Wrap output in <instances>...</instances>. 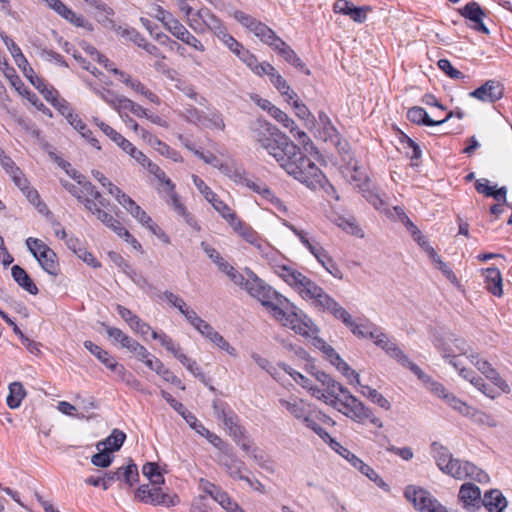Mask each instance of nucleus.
Returning a JSON list of instances; mask_svg holds the SVG:
<instances>
[{
    "mask_svg": "<svg viewBox=\"0 0 512 512\" xmlns=\"http://www.w3.org/2000/svg\"><path fill=\"white\" fill-rule=\"evenodd\" d=\"M162 16V21L164 22L167 29L175 36L177 39H183L184 34L188 31L183 24H181L178 20L174 19L169 13L165 15L163 10H160Z\"/></svg>",
    "mask_w": 512,
    "mask_h": 512,
    "instance_id": "46",
    "label": "nucleus"
},
{
    "mask_svg": "<svg viewBox=\"0 0 512 512\" xmlns=\"http://www.w3.org/2000/svg\"><path fill=\"white\" fill-rule=\"evenodd\" d=\"M280 315L274 311L272 317L279 321L283 326L292 329L296 334L304 337H310L318 333L317 327L313 321L288 299L287 303L281 308Z\"/></svg>",
    "mask_w": 512,
    "mask_h": 512,
    "instance_id": "4",
    "label": "nucleus"
},
{
    "mask_svg": "<svg viewBox=\"0 0 512 512\" xmlns=\"http://www.w3.org/2000/svg\"><path fill=\"white\" fill-rule=\"evenodd\" d=\"M411 372L425 385V387L436 397L442 399L447 405L459 413H465L467 404L449 392L443 384L433 380L418 365L411 367Z\"/></svg>",
    "mask_w": 512,
    "mask_h": 512,
    "instance_id": "6",
    "label": "nucleus"
},
{
    "mask_svg": "<svg viewBox=\"0 0 512 512\" xmlns=\"http://www.w3.org/2000/svg\"><path fill=\"white\" fill-rule=\"evenodd\" d=\"M123 348L127 349L137 358V360L144 362L145 364L146 361L151 359V356H153L142 344L132 337L129 338V343H126Z\"/></svg>",
    "mask_w": 512,
    "mask_h": 512,
    "instance_id": "47",
    "label": "nucleus"
},
{
    "mask_svg": "<svg viewBox=\"0 0 512 512\" xmlns=\"http://www.w3.org/2000/svg\"><path fill=\"white\" fill-rule=\"evenodd\" d=\"M335 407L339 412L359 423H363L371 416V410L350 392H347L344 398L337 399Z\"/></svg>",
    "mask_w": 512,
    "mask_h": 512,
    "instance_id": "10",
    "label": "nucleus"
},
{
    "mask_svg": "<svg viewBox=\"0 0 512 512\" xmlns=\"http://www.w3.org/2000/svg\"><path fill=\"white\" fill-rule=\"evenodd\" d=\"M212 406L216 418L223 422L227 430L239 424V417L225 402L214 400Z\"/></svg>",
    "mask_w": 512,
    "mask_h": 512,
    "instance_id": "26",
    "label": "nucleus"
},
{
    "mask_svg": "<svg viewBox=\"0 0 512 512\" xmlns=\"http://www.w3.org/2000/svg\"><path fill=\"white\" fill-rule=\"evenodd\" d=\"M234 18L251 33H253L259 40L270 46L271 48L279 41L280 37L273 29L265 23L257 20L243 11H235Z\"/></svg>",
    "mask_w": 512,
    "mask_h": 512,
    "instance_id": "8",
    "label": "nucleus"
},
{
    "mask_svg": "<svg viewBox=\"0 0 512 512\" xmlns=\"http://www.w3.org/2000/svg\"><path fill=\"white\" fill-rule=\"evenodd\" d=\"M192 180L196 188L199 192L204 196V198L211 203L213 208L226 220L228 218L227 214H232L234 211L224 203L216 193H214L211 188L197 175H192Z\"/></svg>",
    "mask_w": 512,
    "mask_h": 512,
    "instance_id": "14",
    "label": "nucleus"
},
{
    "mask_svg": "<svg viewBox=\"0 0 512 512\" xmlns=\"http://www.w3.org/2000/svg\"><path fill=\"white\" fill-rule=\"evenodd\" d=\"M385 352L397 362L405 368H408L411 371V367L416 364L412 362L408 356L391 340H389L386 348H383Z\"/></svg>",
    "mask_w": 512,
    "mask_h": 512,
    "instance_id": "43",
    "label": "nucleus"
},
{
    "mask_svg": "<svg viewBox=\"0 0 512 512\" xmlns=\"http://www.w3.org/2000/svg\"><path fill=\"white\" fill-rule=\"evenodd\" d=\"M200 126L211 130L224 131L225 123L222 113L218 110L209 111L207 114L204 113V121L201 122Z\"/></svg>",
    "mask_w": 512,
    "mask_h": 512,
    "instance_id": "42",
    "label": "nucleus"
},
{
    "mask_svg": "<svg viewBox=\"0 0 512 512\" xmlns=\"http://www.w3.org/2000/svg\"><path fill=\"white\" fill-rule=\"evenodd\" d=\"M69 175L74 180H76L77 183L81 186L82 193L94 197V199L99 201V204L102 205L104 208H109L111 206L110 202L102 196V194L96 189V187L90 181L85 180V177L83 175L79 174L76 171H73V173Z\"/></svg>",
    "mask_w": 512,
    "mask_h": 512,
    "instance_id": "31",
    "label": "nucleus"
},
{
    "mask_svg": "<svg viewBox=\"0 0 512 512\" xmlns=\"http://www.w3.org/2000/svg\"><path fill=\"white\" fill-rule=\"evenodd\" d=\"M112 196L122 205L127 212H129L137 203L126 193H124L119 187L111 188Z\"/></svg>",
    "mask_w": 512,
    "mask_h": 512,
    "instance_id": "60",
    "label": "nucleus"
},
{
    "mask_svg": "<svg viewBox=\"0 0 512 512\" xmlns=\"http://www.w3.org/2000/svg\"><path fill=\"white\" fill-rule=\"evenodd\" d=\"M482 276L484 277L487 290L495 296H501L503 290L502 277L499 269L495 267L483 269Z\"/></svg>",
    "mask_w": 512,
    "mask_h": 512,
    "instance_id": "32",
    "label": "nucleus"
},
{
    "mask_svg": "<svg viewBox=\"0 0 512 512\" xmlns=\"http://www.w3.org/2000/svg\"><path fill=\"white\" fill-rule=\"evenodd\" d=\"M125 439L126 434L123 431L114 429L105 440L97 443L96 448L100 449V447L105 446L111 452L118 451L122 447Z\"/></svg>",
    "mask_w": 512,
    "mask_h": 512,
    "instance_id": "40",
    "label": "nucleus"
},
{
    "mask_svg": "<svg viewBox=\"0 0 512 512\" xmlns=\"http://www.w3.org/2000/svg\"><path fill=\"white\" fill-rule=\"evenodd\" d=\"M9 394L6 398L7 406L10 409H17L20 407L23 399L26 396V390L21 382H12L9 384Z\"/></svg>",
    "mask_w": 512,
    "mask_h": 512,
    "instance_id": "37",
    "label": "nucleus"
},
{
    "mask_svg": "<svg viewBox=\"0 0 512 512\" xmlns=\"http://www.w3.org/2000/svg\"><path fill=\"white\" fill-rule=\"evenodd\" d=\"M152 145L157 149V151L161 154L166 156L167 158H170L174 162H180L182 161V157L178 151L171 148L166 143L162 142L158 138H154Z\"/></svg>",
    "mask_w": 512,
    "mask_h": 512,
    "instance_id": "54",
    "label": "nucleus"
},
{
    "mask_svg": "<svg viewBox=\"0 0 512 512\" xmlns=\"http://www.w3.org/2000/svg\"><path fill=\"white\" fill-rule=\"evenodd\" d=\"M431 449L438 468L443 473H446L450 467V462H452L455 458H453L452 454L446 447L438 444L437 442L432 443Z\"/></svg>",
    "mask_w": 512,
    "mask_h": 512,
    "instance_id": "35",
    "label": "nucleus"
},
{
    "mask_svg": "<svg viewBox=\"0 0 512 512\" xmlns=\"http://www.w3.org/2000/svg\"><path fill=\"white\" fill-rule=\"evenodd\" d=\"M114 472L118 473L119 481L132 487L139 480V472L137 465L132 461L127 466H121Z\"/></svg>",
    "mask_w": 512,
    "mask_h": 512,
    "instance_id": "39",
    "label": "nucleus"
},
{
    "mask_svg": "<svg viewBox=\"0 0 512 512\" xmlns=\"http://www.w3.org/2000/svg\"><path fill=\"white\" fill-rule=\"evenodd\" d=\"M279 404L297 420H299L311 408V405L303 399L294 396L289 399H279Z\"/></svg>",
    "mask_w": 512,
    "mask_h": 512,
    "instance_id": "33",
    "label": "nucleus"
},
{
    "mask_svg": "<svg viewBox=\"0 0 512 512\" xmlns=\"http://www.w3.org/2000/svg\"><path fill=\"white\" fill-rule=\"evenodd\" d=\"M276 121L281 123L285 128H287L290 133L293 134L294 138L305 148L312 144L309 136L302 130L298 128V126L295 124L294 120L291 119L284 111L279 109H274L272 111L271 115Z\"/></svg>",
    "mask_w": 512,
    "mask_h": 512,
    "instance_id": "20",
    "label": "nucleus"
},
{
    "mask_svg": "<svg viewBox=\"0 0 512 512\" xmlns=\"http://www.w3.org/2000/svg\"><path fill=\"white\" fill-rule=\"evenodd\" d=\"M461 16L473 22L472 28L478 32L488 34L489 30L483 23L484 11L477 2H469L459 10Z\"/></svg>",
    "mask_w": 512,
    "mask_h": 512,
    "instance_id": "22",
    "label": "nucleus"
},
{
    "mask_svg": "<svg viewBox=\"0 0 512 512\" xmlns=\"http://www.w3.org/2000/svg\"><path fill=\"white\" fill-rule=\"evenodd\" d=\"M117 312L121 316V318L128 323L130 328L134 330L135 332L139 333L141 336H146L149 332L152 333L151 326L142 321L136 314H134L131 310L128 308L118 305L117 306Z\"/></svg>",
    "mask_w": 512,
    "mask_h": 512,
    "instance_id": "25",
    "label": "nucleus"
},
{
    "mask_svg": "<svg viewBox=\"0 0 512 512\" xmlns=\"http://www.w3.org/2000/svg\"><path fill=\"white\" fill-rule=\"evenodd\" d=\"M345 377L350 380V383H356L360 385V377L359 374L351 369V367L340 357V360L336 361L333 364Z\"/></svg>",
    "mask_w": 512,
    "mask_h": 512,
    "instance_id": "59",
    "label": "nucleus"
},
{
    "mask_svg": "<svg viewBox=\"0 0 512 512\" xmlns=\"http://www.w3.org/2000/svg\"><path fill=\"white\" fill-rule=\"evenodd\" d=\"M452 117L453 112H448L443 119L434 120L428 115L427 111L420 106H414L407 111V119L410 122L424 126H438L447 122Z\"/></svg>",
    "mask_w": 512,
    "mask_h": 512,
    "instance_id": "23",
    "label": "nucleus"
},
{
    "mask_svg": "<svg viewBox=\"0 0 512 512\" xmlns=\"http://www.w3.org/2000/svg\"><path fill=\"white\" fill-rule=\"evenodd\" d=\"M148 171L153 174L161 184H163L164 191L167 192L169 197L166 201L172 207L174 212L178 216H181L190 227L199 231L200 226L198 225L193 215L187 211V208L184 206V204L181 203L180 198L175 191L174 183L170 180V178L166 176L165 172L153 162L148 163Z\"/></svg>",
    "mask_w": 512,
    "mask_h": 512,
    "instance_id": "5",
    "label": "nucleus"
},
{
    "mask_svg": "<svg viewBox=\"0 0 512 512\" xmlns=\"http://www.w3.org/2000/svg\"><path fill=\"white\" fill-rule=\"evenodd\" d=\"M445 474L459 480L470 478L479 483H488L490 481L489 475L484 470L478 468L471 462L456 458L450 462V467Z\"/></svg>",
    "mask_w": 512,
    "mask_h": 512,
    "instance_id": "9",
    "label": "nucleus"
},
{
    "mask_svg": "<svg viewBox=\"0 0 512 512\" xmlns=\"http://www.w3.org/2000/svg\"><path fill=\"white\" fill-rule=\"evenodd\" d=\"M11 274L15 282L25 291L32 295H36L38 293V288L36 284L33 282L28 273L20 267L19 265H14L11 268Z\"/></svg>",
    "mask_w": 512,
    "mask_h": 512,
    "instance_id": "34",
    "label": "nucleus"
},
{
    "mask_svg": "<svg viewBox=\"0 0 512 512\" xmlns=\"http://www.w3.org/2000/svg\"><path fill=\"white\" fill-rule=\"evenodd\" d=\"M507 500L498 489H491L484 493L481 507H485L488 512H503L507 506Z\"/></svg>",
    "mask_w": 512,
    "mask_h": 512,
    "instance_id": "28",
    "label": "nucleus"
},
{
    "mask_svg": "<svg viewBox=\"0 0 512 512\" xmlns=\"http://www.w3.org/2000/svg\"><path fill=\"white\" fill-rule=\"evenodd\" d=\"M245 273L248 278L244 289L248 294L259 300L271 314L276 311L280 315L287 298L261 280L250 268H245Z\"/></svg>",
    "mask_w": 512,
    "mask_h": 512,
    "instance_id": "3",
    "label": "nucleus"
},
{
    "mask_svg": "<svg viewBox=\"0 0 512 512\" xmlns=\"http://www.w3.org/2000/svg\"><path fill=\"white\" fill-rule=\"evenodd\" d=\"M467 357L471 363L474 364L476 368L493 383L494 386L499 388L501 391H506L509 388L508 384L501 378L496 369H494L488 361L480 358L477 353H470Z\"/></svg>",
    "mask_w": 512,
    "mask_h": 512,
    "instance_id": "16",
    "label": "nucleus"
},
{
    "mask_svg": "<svg viewBox=\"0 0 512 512\" xmlns=\"http://www.w3.org/2000/svg\"><path fill=\"white\" fill-rule=\"evenodd\" d=\"M146 366L155 371L158 375H160L165 381L170 382L172 384H180V379L173 374L168 368L164 366V364L155 356H151V359L146 361Z\"/></svg>",
    "mask_w": 512,
    "mask_h": 512,
    "instance_id": "38",
    "label": "nucleus"
},
{
    "mask_svg": "<svg viewBox=\"0 0 512 512\" xmlns=\"http://www.w3.org/2000/svg\"><path fill=\"white\" fill-rule=\"evenodd\" d=\"M84 347L94 355L103 365L108 368L111 366V363L114 361V356H112L108 351L102 349L100 346L96 345L90 340L84 342Z\"/></svg>",
    "mask_w": 512,
    "mask_h": 512,
    "instance_id": "44",
    "label": "nucleus"
},
{
    "mask_svg": "<svg viewBox=\"0 0 512 512\" xmlns=\"http://www.w3.org/2000/svg\"><path fill=\"white\" fill-rule=\"evenodd\" d=\"M315 345L323 351L326 355L327 359L333 365L336 361L340 360V355L335 351V349L326 344V342L320 338H315Z\"/></svg>",
    "mask_w": 512,
    "mask_h": 512,
    "instance_id": "63",
    "label": "nucleus"
},
{
    "mask_svg": "<svg viewBox=\"0 0 512 512\" xmlns=\"http://www.w3.org/2000/svg\"><path fill=\"white\" fill-rule=\"evenodd\" d=\"M349 328L352 331V333L357 337L371 339V333L374 334V330H377L378 327L370 322H367L365 324H356L355 322H353L352 326H350Z\"/></svg>",
    "mask_w": 512,
    "mask_h": 512,
    "instance_id": "57",
    "label": "nucleus"
},
{
    "mask_svg": "<svg viewBox=\"0 0 512 512\" xmlns=\"http://www.w3.org/2000/svg\"><path fill=\"white\" fill-rule=\"evenodd\" d=\"M463 416L471 418L475 423L480 425L494 426L493 419L486 413L476 410L467 404V410L465 413H461Z\"/></svg>",
    "mask_w": 512,
    "mask_h": 512,
    "instance_id": "51",
    "label": "nucleus"
},
{
    "mask_svg": "<svg viewBox=\"0 0 512 512\" xmlns=\"http://www.w3.org/2000/svg\"><path fill=\"white\" fill-rule=\"evenodd\" d=\"M249 131L252 140L272 156L289 175L310 189L322 185V171L276 126L258 118L251 122Z\"/></svg>",
    "mask_w": 512,
    "mask_h": 512,
    "instance_id": "1",
    "label": "nucleus"
},
{
    "mask_svg": "<svg viewBox=\"0 0 512 512\" xmlns=\"http://www.w3.org/2000/svg\"><path fill=\"white\" fill-rule=\"evenodd\" d=\"M317 261L325 268V270L331 274L334 278L342 279L343 273L338 267L336 262L329 256L328 252H324V257L317 259Z\"/></svg>",
    "mask_w": 512,
    "mask_h": 512,
    "instance_id": "55",
    "label": "nucleus"
},
{
    "mask_svg": "<svg viewBox=\"0 0 512 512\" xmlns=\"http://www.w3.org/2000/svg\"><path fill=\"white\" fill-rule=\"evenodd\" d=\"M361 394L367 398H369L373 403L377 404L381 408L385 410H389L391 408L390 402L376 389L371 388L367 385H361Z\"/></svg>",
    "mask_w": 512,
    "mask_h": 512,
    "instance_id": "45",
    "label": "nucleus"
},
{
    "mask_svg": "<svg viewBox=\"0 0 512 512\" xmlns=\"http://www.w3.org/2000/svg\"><path fill=\"white\" fill-rule=\"evenodd\" d=\"M275 273L304 300L311 301L319 310L331 297L310 278L288 265L275 266Z\"/></svg>",
    "mask_w": 512,
    "mask_h": 512,
    "instance_id": "2",
    "label": "nucleus"
},
{
    "mask_svg": "<svg viewBox=\"0 0 512 512\" xmlns=\"http://www.w3.org/2000/svg\"><path fill=\"white\" fill-rule=\"evenodd\" d=\"M438 67L452 79L460 80L465 78V75L458 69L454 68L448 59H440L438 61Z\"/></svg>",
    "mask_w": 512,
    "mask_h": 512,
    "instance_id": "62",
    "label": "nucleus"
},
{
    "mask_svg": "<svg viewBox=\"0 0 512 512\" xmlns=\"http://www.w3.org/2000/svg\"><path fill=\"white\" fill-rule=\"evenodd\" d=\"M470 96L483 102L494 103L503 96V87L497 81L488 80L483 85L470 92Z\"/></svg>",
    "mask_w": 512,
    "mask_h": 512,
    "instance_id": "19",
    "label": "nucleus"
},
{
    "mask_svg": "<svg viewBox=\"0 0 512 512\" xmlns=\"http://www.w3.org/2000/svg\"><path fill=\"white\" fill-rule=\"evenodd\" d=\"M53 10L76 27L85 26V19L68 8L61 0L55 5Z\"/></svg>",
    "mask_w": 512,
    "mask_h": 512,
    "instance_id": "41",
    "label": "nucleus"
},
{
    "mask_svg": "<svg viewBox=\"0 0 512 512\" xmlns=\"http://www.w3.org/2000/svg\"><path fill=\"white\" fill-rule=\"evenodd\" d=\"M115 33L127 41H132L137 46H140L145 38L134 28L129 26H118L115 28Z\"/></svg>",
    "mask_w": 512,
    "mask_h": 512,
    "instance_id": "49",
    "label": "nucleus"
},
{
    "mask_svg": "<svg viewBox=\"0 0 512 512\" xmlns=\"http://www.w3.org/2000/svg\"><path fill=\"white\" fill-rule=\"evenodd\" d=\"M98 450L99 452L91 457V463L101 468L109 467L113 461L112 452L105 446L100 447Z\"/></svg>",
    "mask_w": 512,
    "mask_h": 512,
    "instance_id": "53",
    "label": "nucleus"
},
{
    "mask_svg": "<svg viewBox=\"0 0 512 512\" xmlns=\"http://www.w3.org/2000/svg\"><path fill=\"white\" fill-rule=\"evenodd\" d=\"M458 500L466 511L476 512L481 508V490L473 483H464L459 489Z\"/></svg>",
    "mask_w": 512,
    "mask_h": 512,
    "instance_id": "15",
    "label": "nucleus"
},
{
    "mask_svg": "<svg viewBox=\"0 0 512 512\" xmlns=\"http://www.w3.org/2000/svg\"><path fill=\"white\" fill-rule=\"evenodd\" d=\"M26 245L31 254L36 258L42 269L52 276L60 273V267L56 253L43 241L29 237Z\"/></svg>",
    "mask_w": 512,
    "mask_h": 512,
    "instance_id": "7",
    "label": "nucleus"
},
{
    "mask_svg": "<svg viewBox=\"0 0 512 512\" xmlns=\"http://www.w3.org/2000/svg\"><path fill=\"white\" fill-rule=\"evenodd\" d=\"M228 218L226 221L233 228V230L238 233L244 240H246L250 244H255L257 242V238L259 237L256 231L253 228L240 220L235 212L232 214H227Z\"/></svg>",
    "mask_w": 512,
    "mask_h": 512,
    "instance_id": "27",
    "label": "nucleus"
},
{
    "mask_svg": "<svg viewBox=\"0 0 512 512\" xmlns=\"http://www.w3.org/2000/svg\"><path fill=\"white\" fill-rule=\"evenodd\" d=\"M100 129L102 132L109 137L114 143H116L123 151L130 148L131 142L127 140L124 136L118 133L115 129L109 126L106 123L100 124Z\"/></svg>",
    "mask_w": 512,
    "mask_h": 512,
    "instance_id": "48",
    "label": "nucleus"
},
{
    "mask_svg": "<svg viewBox=\"0 0 512 512\" xmlns=\"http://www.w3.org/2000/svg\"><path fill=\"white\" fill-rule=\"evenodd\" d=\"M102 325L105 327L106 333L113 344L119 343L123 348L126 343H129L130 336L125 334L121 329L108 326L105 323H102Z\"/></svg>",
    "mask_w": 512,
    "mask_h": 512,
    "instance_id": "56",
    "label": "nucleus"
},
{
    "mask_svg": "<svg viewBox=\"0 0 512 512\" xmlns=\"http://www.w3.org/2000/svg\"><path fill=\"white\" fill-rule=\"evenodd\" d=\"M272 49L296 69L306 75H310L311 72L309 68L283 39L280 38L279 41L272 47Z\"/></svg>",
    "mask_w": 512,
    "mask_h": 512,
    "instance_id": "21",
    "label": "nucleus"
},
{
    "mask_svg": "<svg viewBox=\"0 0 512 512\" xmlns=\"http://www.w3.org/2000/svg\"><path fill=\"white\" fill-rule=\"evenodd\" d=\"M215 36L234 54H236L243 46L239 41H237L227 32L225 26H223Z\"/></svg>",
    "mask_w": 512,
    "mask_h": 512,
    "instance_id": "52",
    "label": "nucleus"
},
{
    "mask_svg": "<svg viewBox=\"0 0 512 512\" xmlns=\"http://www.w3.org/2000/svg\"><path fill=\"white\" fill-rule=\"evenodd\" d=\"M475 189L478 193L485 195L486 197H493L497 203L490 207L491 214L498 216L504 211V204H507V193L506 187L496 188V186H490L489 180L486 178L478 179L475 182Z\"/></svg>",
    "mask_w": 512,
    "mask_h": 512,
    "instance_id": "13",
    "label": "nucleus"
},
{
    "mask_svg": "<svg viewBox=\"0 0 512 512\" xmlns=\"http://www.w3.org/2000/svg\"><path fill=\"white\" fill-rule=\"evenodd\" d=\"M189 26L197 34H204L207 31H211L216 35L224 24L210 9L201 8L197 10L193 16H189Z\"/></svg>",
    "mask_w": 512,
    "mask_h": 512,
    "instance_id": "11",
    "label": "nucleus"
},
{
    "mask_svg": "<svg viewBox=\"0 0 512 512\" xmlns=\"http://www.w3.org/2000/svg\"><path fill=\"white\" fill-rule=\"evenodd\" d=\"M235 55L258 76H264L265 69L267 68L272 70L269 68L270 63L266 61L258 62L257 57L244 46Z\"/></svg>",
    "mask_w": 512,
    "mask_h": 512,
    "instance_id": "29",
    "label": "nucleus"
},
{
    "mask_svg": "<svg viewBox=\"0 0 512 512\" xmlns=\"http://www.w3.org/2000/svg\"><path fill=\"white\" fill-rule=\"evenodd\" d=\"M151 337L152 339L154 340H159L161 345L167 350L169 351L170 353H172L174 355V357H176L178 355V353L181 351V348L178 344H176L172 338H170L168 335H166L165 333L161 332V333H158L156 331H152L151 333Z\"/></svg>",
    "mask_w": 512,
    "mask_h": 512,
    "instance_id": "50",
    "label": "nucleus"
},
{
    "mask_svg": "<svg viewBox=\"0 0 512 512\" xmlns=\"http://www.w3.org/2000/svg\"><path fill=\"white\" fill-rule=\"evenodd\" d=\"M272 70L268 68L265 69L264 75H267L270 79V82L273 86L281 93L283 96H286L287 101L293 100L297 97V94L291 90L287 81L278 73V71L274 68L273 65L270 64Z\"/></svg>",
    "mask_w": 512,
    "mask_h": 512,
    "instance_id": "30",
    "label": "nucleus"
},
{
    "mask_svg": "<svg viewBox=\"0 0 512 512\" xmlns=\"http://www.w3.org/2000/svg\"><path fill=\"white\" fill-rule=\"evenodd\" d=\"M405 498L420 512H435L442 504L427 490L414 485H408L404 491Z\"/></svg>",
    "mask_w": 512,
    "mask_h": 512,
    "instance_id": "12",
    "label": "nucleus"
},
{
    "mask_svg": "<svg viewBox=\"0 0 512 512\" xmlns=\"http://www.w3.org/2000/svg\"><path fill=\"white\" fill-rule=\"evenodd\" d=\"M369 11H371L370 6L356 7L352 5L347 13V16H349L356 23H364L367 19V13Z\"/></svg>",
    "mask_w": 512,
    "mask_h": 512,
    "instance_id": "64",
    "label": "nucleus"
},
{
    "mask_svg": "<svg viewBox=\"0 0 512 512\" xmlns=\"http://www.w3.org/2000/svg\"><path fill=\"white\" fill-rule=\"evenodd\" d=\"M63 187L69 191L73 196L77 198V200L84 205V207L91 212L96 218L99 220V215L105 213L109 208H104L99 204V201L81 192V186L78 187L72 183L67 181L63 182Z\"/></svg>",
    "mask_w": 512,
    "mask_h": 512,
    "instance_id": "18",
    "label": "nucleus"
},
{
    "mask_svg": "<svg viewBox=\"0 0 512 512\" xmlns=\"http://www.w3.org/2000/svg\"><path fill=\"white\" fill-rule=\"evenodd\" d=\"M327 387V393L333 397L334 399L331 400V404L335 407V401L337 399L344 398L345 395H347V388L343 387L340 383L336 382L335 380H331L330 383L326 386Z\"/></svg>",
    "mask_w": 512,
    "mask_h": 512,
    "instance_id": "61",
    "label": "nucleus"
},
{
    "mask_svg": "<svg viewBox=\"0 0 512 512\" xmlns=\"http://www.w3.org/2000/svg\"><path fill=\"white\" fill-rule=\"evenodd\" d=\"M99 221L115 232L119 237L123 238L127 243L131 244L134 249L140 250L142 248L137 239L110 213L109 209L99 215Z\"/></svg>",
    "mask_w": 512,
    "mask_h": 512,
    "instance_id": "17",
    "label": "nucleus"
},
{
    "mask_svg": "<svg viewBox=\"0 0 512 512\" xmlns=\"http://www.w3.org/2000/svg\"><path fill=\"white\" fill-rule=\"evenodd\" d=\"M219 461L232 478L239 480H243L245 478L242 474V471L245 468V463L237 458L231 449L224 451Z\"/></svg>",
    "mask_w": 512,
    "mask_h": 512,
    "instance_id": "24",
    "label": "nucleus"
},
{
    "mask_svg": "<svg viewBox=\"0 0 512 512\" xmlns=\"http://www.w3.org/2000/svg\"><path fill=\"white\" fill-rule=\"evenodd\" d=\"M322 311L330 312L335 318L341 320L348 328L354 322L351 315L332 297L329 298L327 303L321 308Z\"/></svg>",
    "mask_w": 512,
    "mask_h": 512,
    "instance_id": "36",
    "label": "nucleus"
},
{
    "mask_svg": "<svg viewBox=\"0 0 512 512\" xmlns=\"http://www.w3.org/2000/svg\"><path fill=\"white\" fill-rule=\"evenodd\" d=\"M204 111L198 110L192 105H189L184 108L182 112V117L189 123L195 125H201V122L204 121Z\"/></svg>",
    "mask_w": 512,
    "mask_h": 512,
    "instance_id": "58",
    "label": "nucleus"
}]
</instances>
